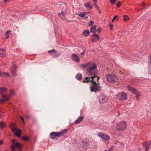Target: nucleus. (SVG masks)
<instances>
[{"label": "nucleus", "instance_id": "f257e3e1", "mask_svg": "<svg viewBox=\"0 0 151 151\" xmlns=\"http://www.w3.org/2000/svg\"><path fill=\"white\" fill-rule=\"evenodd\" d=\"M96 74L89 75L91 76L89 77H86L83 81V83L88 82L92 83L90 87V90L91 92H96L100 91L102 87L98 86L100 84L99 82L100 78L98 76H96Z\"/></svg>", "mask_w": 151, "mask_h": 151}, {"label": "nucleus", "instance_id": "f03ea898", "mask_svg": "<svg viewBox=\"0 0 151 151\" xmlns=\"http://www.w3.org/2000/svg\"><path fill=\"white\" fill-rule=\"evenodd\" d=\"M81 67L83 69L87 68L86 73L88 75L97 74L98 73V72L96 70L97 66L94 62H90L86 64H82L81 65Z\"/></svg>", "mask_w": 151, "mask_h": 151}, {"label": "nucleus", "instance_id": "7ed1b4c3", "mask_svg": "<svg viewBox=\"0 0 151 151\" xmlns=\"http://www.w3.org/2000/svg\"><path fill=\"white\" fill-rule=\"evenodd\" d=\"M6 91V89L5 87H2L0 89V93L2 95V98L0 100V103H2L3 101H8L9 98V96L7 94L3 95Z\"/></svg>", "mask_w": 151, "mask_h": 151}, {"label": "nucleus", "instance_id": "20e7f679", "mask_svg": "<svg viewBox=\"0 0 151 151\" xmlns=\"http://www.w3.org/2000/svg\"><path fill=\"white\" fill-rule=\"evenodd\" d=\"M66 130H64L60 132H51L50 134V138L53 139L56 138V136L59 137L63 135L65 132Z\"/></svg>", "mask_w": 151, "mask_h": 151}, {"label": "nucleus", "instance_id": "39448f33", "mask_svg": "<svg viewBox=\"0 0 151 151\" xmlns=\"http://www.w3.org/2000/svg\"><path fill=\"white\" fill-rule=\"evenodd\" d=\"M117 129L119 131L124 130L127 127L126 122L125 121H122L118 123L117 125Z\"/></svg>", "mask_w": 151, "mask_h": 151}, {"label": "nucleus", "instance_id": "423d86ee", "mask_svg": "<svg viewBox=\"0 0 151 151\" xmlns=\"http://www.w3.org/2000/svg\"><path fill=\"white\" fill-rule=\"evenodd\" d=\"M106 79L109 83H114L116 81L117 77L114 75L109 74L107 75Z\"/></svg>", "mask_w": 151, "mask_h": 151}, {"label": "nucleus", "instance_id": "0eeeda50", "mask_svg": "<svg viewBox=\"0 0 151 151\" xmlns=\"http://www.w3.org/2000/svg\"><path fill=\"white\" fill-rule=\"evenodd\" d=\"M12 145H11L10 147L12 151L14 150L16 148H17L19 150L21 149V146L18 142H16L14 140H12Z\"/></svg>", "mask_w": 151, "mask_h": 151}, {"label": "nucleus", "instance_id": "6e6552de", "mask_svg": "<svg viewBox=\"0 0 151 151\" xmlns=\"http://www.w3.org/2000/svg\"><path fill=\"white\" fill-rule=\"evenodd\" d=\"M12 131L15 133V134L17 137H21V134L22 133L21 130L19 129H17L13 124H12Z\"/></svg>", "mask_w": 151, "mask_h": 151}, {"label": "nucleus", "instance_id": "1a4fd4ad", "mask_svg": "<svg viewBox=\"0 0 151 151\" xmlns=\"http://www.w3.org/2000/svg\"><path fill=\"white\" fill-rule=\"evenodd\" d=\"M99 98L100 104L105 103L108 101L107 97L104 94L100 95L99 96Z\"/></svg>", "mask_w": 151, "mask_h": 151}, {"label": "nucleus", "instance_id": "9d476101", "mask_svg": "<svg viewBox=\"0 0 151 151\" xmlns=\"http://www.w3.org/2000/svg\"><path fill=\"white\" fill-rule=\"evenodd\" d=\"M117 98L120 101L126 100L127 98V94L123 92L119 93L117 95Z\"/></svg>", "mask_w": 151, "mask_h": 151}, {"label": "nucleus", "instance_id": "9b49d317", "mask_svg": "<svg viewBox=\"0 0 151 151\" xmlns=\"http://www.w3.org/2000/svg\"><path fill=\"white\" fill-rule=\"evenodd\" d=\"M48 52L50 53V55L54 58H57L59 56V53L55 50H49Z\"/></svg>", "mask_w": 151, "mask_h": 151}, {"label": "nucleus", "instance_id": "f8f14e48", "mask_svg": "<svg viewBox=\"0 0 151 151\" xmlns=\"http://www.w3.org/2000/svg\"><path fill=\"white\" fill-rule=\"evenodd\" d=\"M98 135L99 137L101 138L106 141L109 140L110 139L109 136L101 132H99L98 133Z\"/></svg>", "mask_w": 151, "mask_h": 151}, {"label": "nucleus", "instance_id": "ddd939ff", "mask_svg": "<svg viewBox=\"0 0 151 151\" xmlns=\"http://www.w3.org/2000/svg\"><path fill=\"white\" fill-rule=\"evenodd\" d=\"M151 145V141L144 142L142 145L145 151H148L149 146Z\"/></svg>", "mask_w": 151, "mask_h": 151}, {"label": "nucleus", "instance_id": "4468645a", "mask_svg": "<svg viewBox=\"0 0 151 151\" xmlns=\"http://www.w3.org/2000/svg\"><path fill=\"white\" fill-rule=\"evenodd\" d=\"M89 145V141L88 140L84 139L82 142V147L83 149L86 150L88 147Z\"/></svg>", "mask_w": 151, "mask_h": 151}, {"label": "nucleus", "instance_id": "2eb2a0df", "mask_svg": "<svg viewBox=\"0 0 151 151\" xmlns=\"http://www.w3.org/2000/svg\"><path fill=\"white\" fill-rule=\"evenodd\" d=\"M99 39V37L97 34H93L91 37V40L93 42H95Z\"/></svg>", "mask_w": 151, "mask_h": 151}, {"label": "nucleus", "instance_id": "dca6fc26", "mask_svg": "<svg viewBox=\"0 0 151 151\" xmlns=\"http://www.w3.org/2000/svg\"><path fill=\"white\" fill-rule=\"evenodd\" d=\"M71 59L72 60L76 62H78L80 61L79 57L77 55L74 53L72 54Z\"/></svg>", "mask_w": 151, "mask_h": 151}, {"label": "nucleus", "instance_id": "f3484780", "mask_svg": "<svg viewBox=\"0 0 151 151\" xmlns=\"http://www.w3.org/2000/svg\"><path fill=\"white\" fill-rule=\"evenodd\" d=\"M127 88L129 91L131 92L132 93L135 94L139 92L136 89L130 86L129 85L127 86Z\"/></svg>", "mask_w": 151, "mask_h": 151}, {"label": "nucleus", "instance_id": "a211bd4d", "mask_svg": "<svg viewBox=\"0 0 151 151\" xmlns=\"http://www.w3.org/2000/svg\"><path fill=\"white\" fill-rule=\"evenodd\" d=\"M17 68V67L14 65H12L11 68V72L13 76H15L16 75L15 70Z\"/></svg>", "mask_w": 151, "mask_h": 151}, {"label": "nucleus", "instance_id": "6ab92c4d", "mask_svg": "<svg viewBox=\"0 0 151 151\" xmlns=\"http://www.w3.org/2000/svg\"><path fill=\"white\" fill-rule=\"evenodd\" d=\"M96 25H93L90 28V32L91 33H95L97 32V30L96 29Z\"/></svg>", "mask_w": 151, "mask_h": 151}, {"label": "nucleus", "instance_id": "aec40b11", "mask_svg": "<svg viewBox=\"0 0 151 151\" xmlns=\"http://www.w3.org/2000/svg\"><path fill=\"white\" fill-rule=\"evenodd\" d=\"M90 34V32L88 30H85L83 32L82 35L84 36H88Z\"/></svg>", "mask_w": 151, "mask_h": 151}, {"label": "nucleus", "instance_id": "412c9836", "mask_svg": "<svg viewBox=\"0 0 151 151\" xmlns=\"http://www.w3.org/2000/svg\"><path fill=\"white\" fill-rule=\"evenodd\" d=\"M84 5L88 9H91L92 8V6L90 5L89 3H84Z\"/></svg>", "mask_w": 151, "mask_h": 151}, {"label": "nucleus", "instance_id": "4be33fe9", "mask_svg": "<svg viewBox=\"0 0 151 151\" xmlns=\"http://www.w3.org/2000/svg\"><path fill=\"white\" fill-rule=\"evenodd\" d=\"M83 116H80L78 118V119L76 120L75 123L76 124H78L83 119Z\"/></svg>", "mask_w": 151, "mask_h": 151}, {"label": "nucleus", "instance_id": "5701e85b", "mask_svg": "<svg viewBox=\"0 0 151 151\" xmlns=\"http://www.w3.org/2000/svg\"><path fill=\"white\" fill-rule=\"evenodd\" d=\"M82 76L81 74L80 73H78L75 76V78L77 80H80L82 78Z\"/></svg>", "mask_w": 151, "mask_h": 151}, {"label": "nucleus", "instance_id": "b1692460", "mask_svg": "<svg viewBox=\"0 0 151 151\" xmlns=\"http://www.w3.org/2000/svg\"><path fill=\"white\" fill-rule=\"evenodd\" d=\"M5 76L6 77H8L9 76V73H5L4 72H1V70H0V76Z\"/></svg>", "mask_w": 151, "mask_h": 151}, {"label": "nucleus", "instance_id": "393cba45", "mask_svg": "<svg viewBox=\"0 0 151 151\" xmlns=\"http://www.w3.org/2000/svg\"><path fill=\"white\" fill-rule=\"evenodd\" d=\"M58 16L62 19H64L63 16L64 15V12H61L58 14Z\"/></svg>", "mask_w": 151, "mask_h": 151}, {"label": "nucleus", "instance_id": "a878e982", "mask_svg": "<svg viewBox=\"0 0 151 151\" xmlns=\"http://www.w3.org/2000/svg\"><path fill=\"white\" fill-rule=\"evenodd\" d=\"M5 123L3 122H0V128L1 129H2L5 127Z\"/></svg>", "mask_w": 151, "mask_h": 151}, {"label": "nucleus", "instance_id": "bb28decb", "mask_svg": "<svg viewBox=\"0 0 151 151\" xmlns=\"http://www.w3.org/2000/svg\"><path fill=\"white\" fill-rule=\"evenodd\" d=\"M86 13L85 12H83L81 14H77V15L80 16V17H84L86 15Z\"/></svg>", "mask_w": 151, "mask_h": 151}, {"label": "nucleus", "instance_id": "cd10ccee", "mask_svg": "<svg viewBox=\"0 0 151 151\" xmlns=\"http://www.w3.org/2000/svg\"><path fill=\"white\" fill-rule=\"evenodd\" d=\"M10 32V31H8L6 32L5 37L6 39H8L10 36V35L9 34Z\"/></svg>", "mask_w": 151, "mask_h": 151}, {"label": "nucleus", "instance_id": "c85d7f7f", "mask_svg": "<svg viewBox=\"0 0 151 151\" xmlns=\"http://www.w3.org/2000/svg\"><path fill=\"white\" fill-rule=\"evenodd\" d=\"M89 23L88 24V26L89 27H91L92 26L94 23V22L93 21L90 20L89 21Z\"/></svg>", "mask_w": 151, "mask_h": 151}, {"label": "nucleus", "instance_id": "c756f323", "mask_svg": "<svg viewBox=\"0 0 151 151\" xmlns=\"http://www.w3.org/2000/svg\"><path fill=\"white\" fill-rule=\"evenodd\" d=\"M124 20L125 21H126L127 20H129V17L127 16L126 15H124Z\"/></svg>", "mask_w": 151, "mask_h": 151}, {"label": "nucleus", "instance_id": "7c9ffc66", "mask_svg": "<svg viewBox=\"0 0 151 151\" xmlns=\"http://www.w3.org/2000/svg\"><path fill=\"white\" fill-rule=\"evenodd\" d=\"M22 139L26 141L29 140V138L28 137L24 136L22 137Z\"/></svg>", "mask_w": 151, "mask_h": 151}, {"label": "nucleus", "instance_id": "2f4dec72", "mask_svg": "<svg viewBox=\"0 0 151 151\" xmlns=\"http://www.w3.org/2000/svg\"><path fill=\"white\" fill-rule=\"evenodd\" d=\"M135 94H136V96H137L136 97V99L137 100H138L139 99V97L140 95V93L139 92H137V93H136Z\"/></svg>", "mask_w": 151, "mask_h": 151}, {"label": "nucleus", "instance_id": "473e14b6", "mask_svg": "<svg viewBox=\"0 0 151 151\" xmlns=\"http://www.w3.org/2000/svg\"><path fill=\"white\" fill-rule=\"evenodd\" d=\"M148 64L149 66L150 65H151V57L150 55L149 59L148 60Z\"/></svg>", "mask_w": 151, "mask_h": 151}, {"label": "nucleus", "instance_id": "72a5a7b5", "mask_svg": "<svg viewBox=\"0 0 151 151\" xmlns=\"http://www.w3.org/2000/svg\"><path fill=\"white\" fill-rule=\"evenodd\" d=\"M111 3L112 4H114L116 1V0H110Z\"/></svg>", "mask_w": 151, "mask_h": 151}, {"label": "nucleus", "instance_id": "f704fd0d", "mask_svg": "<svg viewBox=\"0 0 151 151\" xmlns=\"http://www.w3.org/2000/svg\"><path fill=\"white\" fill-rule=\"evenodd\" d=\"M117 16H114L112 19V22H113L117 18Z\"/></svg>", "mask_w": 151, "mask_h": 151}, {"label": "nucleus", "instance_id": "c9c22d12", "mask_svg": "<svg viewBox=\"0 0 151 151\" xmlns=\"http://www.w3.org/2000/svg\"><path fill=\"white\" fill-rule=\"evenodd\" d=\"M120 2H118L117 3V4H116V6L118 7H120Z\"/></svg>", "mask_w": 151, "mask_h": 151}, {"label": "nucleus", "instance_id": "e433bc0d", "mask_svg": "<svg viewBox=\"0 0 151 151\" xmlns=\"http://www.w3.org/2000/svg\"><path fill=\"white\" fill-rule=\"evenodd\" d=\"M5 56L4 55L3 53H0V56L1 57H4Z\"/></svg>", "mask_w": 151, "mask_h": 151}, {"label": "nucleus", "instance_id": "4c0bfd02", "mask_svg": "<svg viewBox=\"0 0 151 151\" xmlns=\"http://www.w3.org/2000/svg\"><path fill=\"white\" fill-rule=\"evenodd\" d=\"M96 30L97 31L98 33H99L100 32L101 30L99 28H98V29Z\"/></svg>", "mask_w": 151, "mask_h": 151}, {"label": "nucleus", "instance_id": "58836bf2", "mask_svg": "<svg viewBox=\"0 0 151 151\" xmlns=\"http://www.w3.org/2000/svg\"><path fill=\"white\" fill-rule=\"evenodd\" d=\"M10 95H14V93L13 91H11L10 93Z\"/></svg>", "mask_w": 151, "mask_h": 151}, {"label": "nucleus", "instance_id": "ea45409f", "mask_svg": "<svg viewBox=\"0 0 151 151\" xmlns=\"http://www.w3.org/2000/svg\"><path fill=\"white\" fill-rule=\"evenodd\" d=\"M20 118L22 120V121L23 122L24 124V121L23 117H20Z\"/></svg>", "mask_w": 151, "mask_h": 151}, {"label": "nucleus", "instance_id": "a19ab883", "mask_svg": "<svg viewBox=\"0 0 151 151\" xmlns=\"http://www.w3.org/2000/svg\"><path fill=\"white\" fill-rule=\"evenodd\" d=\"M66 21L68 22H74V21L73 20H67Z\"/></svg>", "mask_w": 151, "mask_h": 151}, {"label": "nucleus", "instance_id": "79ce46f5", "mask_svg": "<svg viewBox=\"0 0 151 151\" xmlns=\"http://www.w3.org/2000/svg\"><path fill=\"white\" fill-rule=\"evenodd\" d=\"M113 26V25L112 24H110L109 25V26L110 27V29L111 30H112Z\"/></svg>", "mask_w": 151, "mask_h": 151}, {"label": "nucleus", "instance_id": "37998d69", "mask_svg": "<svg viewBox=\"0 0 151 151\" xmlns=\"http://www.w3.org/2000/svg\"><path fill=\"white\" fill-rule=\"evenodd\" d=\"M3 143V141L2 140H0V145L2 144Z\"/></svg>", "mask_w": 151, "mask_h": 151}, {"label": "nucleus", "instance_id": "c03bdc74", "mask_svg": "<svg viewBox=\"0 0 151 151\" xmlns=\"http://www.w3.org/2000/svg\"><path fill=\"white\" fill-rule=\"evenodd\" d=\"M113 149V147L112 146L111 147H110V148L109 149V150L110 151L111 150Z\"/></svg>", "mask_w": 151, "mask_h": 151}, {"label": "nucleus", "instance_id": "a18cd8bd", "mask_svg": "<svg viewBox=\"0 0 151 151\" xmlns=\"http://www.w3.org/2000/svg\"><path fill=\"white\" fill-rule=\"evenodd\" d=\"M93 1L95 3H96L97 2V0H93Z\"/></svg>", "mask_w": 151, "mask_h": 151}, {"label": "nucleus", "instance_id": "49530a36", "mask_svg": "<svg viewBox=\"0 0 151 151\" xmlns=\"http://www.w3.org/2000/svg\"><path fill=\"white\" fill-rule=\"evenodd\" d=\"M140 5L142 6L143 7L145 5L144 4L142 3L141 4H140Z\"/></svg>", "mask_w": 151, "mask_h": 151}, {"label": "nucleus", "instance_id": "de8ad7c7", "mask_svg": "<svg viewBox=\"0 0 151 151\" xmlns=\"http://www.w3.org/2000/svg\"><path fill=\"white\" fill-rule=\"evenodd\" d=\"M9 1V0H4V2L5 3H6L8 1Z\"/></svg>", "mask_w": 151, "mask_h": 151}, {"label": "nucleus", "instance_id": "09e8293b", "mask_svg": "<svg viewBox=\"0 0 151 151\" xmlns=\"http://www.w3.org/2000/svg\"><path fill=\"white\" fill-rule=\"evenodd\" d=\"M26 117H27V118H29V115H26Z\"/></svg>", "mask_w": 151, "mask_h": 151}, {"label": "nucleus", "instance_id": "8fccbe9b", "mask_svg": "<svg viewBox=\"0 0 151 151\" xmlns=\"http://www.w3.org/2000/svg\"><path fill=\"white\" fill-rule=\"evenodd\" d=\"M0 50L2 51H4V50L3 49H0Z\"/></svg>", "mask_w": 151, "mask_h": 151}, {"label": "nucleus", "instance_id": "3c124183", "mask_svg": "<svg viewBox=\"0 0 151 151\" xmlns=\"http://www.w3.org/2000/svg\"><path fill=\"white\" fill-rule=\"evenodd\" d=\"M84 17L85 19H87L88 18V17L87 16H85V17L84 16Z\"/></svg>", "mask_w": 151, "mask_h": 151}, {"label": "nucleus", "instance_id": "603ef678", "mask_svg": "<svg viewBox=\"0 0 151 151\" xmlns=\"http://www.w3.org/2000/svg\"><path fill=\"white\" fill-rule=\"evenodd\" d=\"M84 54V53L83 52H82L81 53V55H83Z\"/></svg>", "mask_w": 151, "mask_h": 151}, {"label": "nucleus", "instance_id": "864d4df0", "mask_svg": "<svg viewBox=\"0 0 151 151\" xmlns=\"http://www.w3.org/2000/svg\"><path fill=\"white\" fill-rule=\"evenodd\" d=\"M99 12L100 13H101V11L100 10H99Z\"/></svg>", "mask_w": 151, "mask_h": 151}, {"label": "nucleus", "instance_id": "5fc2aeb1", "mask_svg": "<svg viewBox=\"0 0 151 151\" xmlns=\"http://www.w3.org/2000/svg\"><path fill=\"white\" fill-rule=\"evenodd\" d=\"M94 5L98 7V6L96 4H94Z\"/></svg>", "mask_w": 151, "mask_h": 151}, {"label": "nucleus", "instance_id": "6e6d98bb", "mask_svg": "<svg viewBox=\"0 0 151 151\" xmlns=\"http://www.w3.org/2000/svg\"><path fill=\"white\" fill-rule=\"evenodd\" d=\"M105 151H110L109 150H105Z\"/></svg>", "mask_w": 151, "mask_h": 151}, {"label": "nucleus", "instance_id": "4d7b16f0", "mask_svg": "<svg viewBox=\"0 0 151 151\" xmlns=\"http://www.w3.org/2000/svg\"><path fill=\"white\" fill-rule=\"evenodd\" d=\"M13 151H14V150Z\"/></svg>", "mask_w": 151, "mask_h": 151}, {"label": "nucleus", "instance_id": "13d9d810", "mask_svg": "<svg viewBox=\"0 0 151 151\" xmlns=\"http://www.w3.org/2000/svg\"><path fill=\"white\" fill-rule=\"evenodd\" d=\"M150 147L151 148V147Z\"/></svg>", "mask_w": 151, "mask_h": 151}]
</instances>
